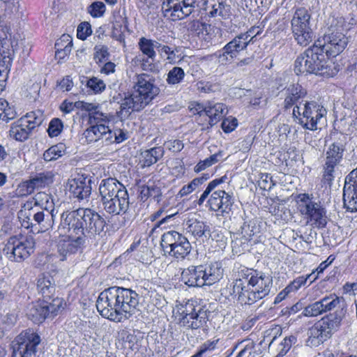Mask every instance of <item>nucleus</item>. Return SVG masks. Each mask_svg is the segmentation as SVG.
I'll return each mask as SVG.
<instances>
[{"instance_id": "nucleus-1", "label": "nucleus", "mask_w": 357, "mask_h": 357, "mask_svg": "<svg viewBox=\"0 0 357 357\" xmlns=\"http://www.w3.org/2000/svg\"><path fill=\"white\" fill-rule=\"evenodd\" d=\"M105 227V219L91 208H80L62 213L57 232L59 236H68L59 241L58 252L65 257L81 251L86 241L102 236Z\"/></svg>"}, {"instance_id": "nucleus-2", "label": "nucleus", "mask_w": 357, "mask_h": 357, "mask_svg": "<svg viewBox=\"0 0 357 357\" xmlns=\"http://www.w3.org/2000/svg\"><path fill=\"white\" fill-rule=\"evenodd\" d=\"M139 294L134 290L113 286L98 296L96 308L100 315L112 321H120L122 316L129 319L137 310Z\"/></svg>"}, {"instance_id": "nucleus-3", "label": "nucleus", "mask_w": 357, "mask_h": 357, "mask_svg": "<svg viewBox=\"0 0 357 357\" xmlns=\"http://www.w3.org/2000/svg\"><path fill=\"white\" fill-rule=\"evenodd\" d=\"M233 291L241 305H251L267 296L273 286L271 275L246 267L238 271Z\"/></svg>"}, {"instance_id": "nucleus-4", "label": "nucleus", "mask_w": 357, "mask_h": 357, "mask_svg": "<svg viewBox=\"0 0 357 357\" xmlns=\"http://www.w3.org/2000/svg\"><path fill=\"white\" fill-rule=\"evenodd\" d=\"M328 57L321 46L315 43L297 56L294 61V72L297 75L315 74L333 77L339 71V68Z\"/></svg>"}, {"instance_id": "nucleus-5", "label": "nucleus", "mask_w": 357, "mask_h": 357, "mask_svg": "<svg viewBox=\"0 0 357 357\" xmlns=\"http://www.w3.org/2000/svg\"><path fill=\"white\" fill-rule=\"evenodd\" d=\"M112 116L101 112L90 114V126L84 132L83 136L88 144L98 143L107 146L113 143H121L128 138V132L121 128H111L109 123Z\"/></svg>"}, {"instance_id": "nucleus-6", "label": "nucleus", "mask_w": 357, "mask_h": 357, "mask_svg": "<svg viewBox=\"0 0 357 357\" xmlns=\"http://www.w3.org/2000/svg\"><path fill=\"white\" fill-rule=\"evenodd\" d=\"M155 82V77L149 74L136 75L131 94L125 97L121 105V111L125 110L126 113H130L129 109L139 112L149 105L160 93V89Z\"/></svg>"}, {"instance_id": "nucleus-7", "label": "nucleus", "mask_w": 357, "mask_h": 357, "mask_svg": "<svg viewBox=\"0 0 357 357\" xmlns=\"http://www.w3.org/2000/svg\"><path fill=\"white\" fill-rule=\"evenodd\" d=\"M326 109L316 101H303L296 105L293 115L305 129L316 130L326 121Z\"/></svg>"}, {"instance_id": "nucleus-8", "label": "nucleus", "mask_w": 357, "mask_h": 357, "mask_svg": "<svg viewBox=\"0 0 357 357\" xmlns=\"http://www.w3.org/2000/svg\"><path fill=\"white\" fill-rule=\"evenodd\" d=\"M298 210L307 222L318 228L325 227L327 224L326 212L320 203L315 202L308 194H301L297 201Z\"/></svg>"}, {"instance_id": "nucleus-9", "label": "nucleus", "mask_w": 357, "mask_h": 357, "mask_svg": "<svg viewBox=\"0 0 357 357\" xmlns=\"http://www.w3.org/2000/svg\"><path fill=\"white\" fill-rule=\"evenodd\" d=\"M160 245L165 254L177 260L184 259L190 253L192 249L188 238L176 231L164 233Z\"/></svg>"}, {"instance_id": "nucleus-10", "label": "nucleus", "mask_w": 357, "mask_h": 357, "mask_svg": "<svg viewBox=\"0 0 357 357\" xmlns=\"http://www.w3.org/2000/svg\"><path fill=\"white\" fill-rule=\"evenodd\" d=\"M311 15L305 8H298L291 20L294 38L303 47L308 45L314 38V33L310 25Z\"/></svg>"}, {"instance_id": "nucleus-11", "label": "nucleus", "mask_w": 357, "mask_h": 357, "mask_svg": "<svg viewBox=\"0 0 357 357\" xmlns=\"http://www.w3.org/2000/svg\"><path fill=\"white\" fill-rule=\"evenodd\" d=\"M34 248L33 237L15 235L8 238L3 251L9 259L20 262L27 259L33 252Z\"/></svg>"}, {"instance_id": "nucleus-12", "label": "nucleus", "mask_w": 357, "mask_h": 357, "mask_svg": "<svg viewBox=\"0 0 357 357\" xmlns=\"http://www.w3.org/2000/svg\"><path fill=\"white\" fill-rule=\"evenodd\" d=\"M253 38L250 30L236 36L222 50L216 52L215 55L219 63L222 64L231 63L242 51L247 48Z\"/></svg>"}, {"instance_id": "nucleus-13", "label": "nucleus", "mask_w": 357, "mask_h": 357, "mask_svg": "<svg viewBox=\"0 0 357 357\" xmlns=\"http://www.w3.org/2000/svg\"><path fill=\"white\" fill-rule=\"evenodd\" d=\"M178 312L181 316L180 324L188 328H199L208 321L207 311L199 306H195L192 303L182 305Z\"/></svg>"}, {"instance_id": "nucleus-14", "label": "nucleus", "mask_w": 357, "mask_h": 357, "mask_svg": "<svg viewBox=\"0 0 357 357\" xmlns=\"http://www.w3.org/2000/svg\"><path fill=\"white\" fill-rule=\"evenodd\" d=\"M196 6L197 0H164L162 10L165 17L176 21L192 14Z\"/></svg>"}, {"instance_id": "nucleus-15", "label": "nucleus", "mask_w": 357, "mask_h": 357, "mask_svg": "<svg viewBox=\"0 0 357 357\" xmlns=\"http://www.w3.org/2000/svg\"><path fill=\"white\" fill-rule=\"evenodd\" d=\"M40 342V336L33 331L29 329L22 332L13 342V355L20 357H33Z\"/></svg>"}, {"instance_id": "nucleus-16", "label": "nucleus", "mask_w": 357, "mask_h": 357, "mask_svg": "<svg viewBox=\"0 0 357 357\" xmlns=\"http://www.w3.org/2000/svg\"><path fill=\"white\" fill-rule=\"evenodd\" d=\"M10 42L7 40L6 27L0 24V93L6 87L11 61Z\"/></svg>"}, {"instance_id": "nucleus-17", "label": "nucleus", "mask_w": 357, "mask_h": 357, "mask_svg": "<svg viewBox=\"0 0 357 357\" xmlns=\"http://www.w3.org/2000/svg\"><path fill=\"white\" fill-rule=\"evenodd\" d=\"M324 43H317L328 56L335 57L340 54L346 47L348 39L342 32H326L323 37Z\"/></svg>"}, {"instance_id": "nucleus-18", "label": "nucleus", "mask_w": 357, "mask_h": 357, "mask_svg": "<svg viewBox=\"0 0 357 357\" xmlns=\"http://www.w3.org/2000/svg\"><path fill=\"white\" fill-rule=\"evenodd\" d=\"M343 204L347 211H357V167L345 177L343 187Z\"/></svg>"}, {"instance_id": "nucleus-19", "label": "nucleus", "mask_w": 357, "mask_h": 357, "mask_svg": "<svg viewBox=\"0 0 357 357\" xmlns=\"http://www.w3.org/2000/svg\"><path fill=\"white\" fill-rule=\"evenodd\" d=\"M207 207L209 211L219 212L222 215L228 214L234 204L232 195L225 190H218L209 195Z\"/></svg>"}, {"instance_id": "nucleus-20", "label": "nucleus", "mask_w": 357, "mask_h": 357, "mask_svg": "<svg viewBox=\"0 0 357 357\" xmlns=\"http://www.w3.org/2000/svg\"><path fill=\"white\" fill-rule=\"evenodd\" d=\"M104 210L108 214L112 215H122L128 211L130 202L129 195L127 192H121L120 194L109 200L102 203Z\"/></svg>"}, {"instance_id": "nucleus-21", "label": "nucleus", "mask_w": 357, "mask_h": 357, "mask_svg": "<svg viewBox=\"0 0 357 357\" xmlns=\"http://www.w3.org/2000/svg\"><path fill=\"white\" fill-rule=\"evenodd\" d=\"M203 271L204 265L190 266L183 270L181 280L190 287H201L206 285Z\"/></svg>"}, {"instance_id": "nucleus-22", "label": "nucleus", "mask_w": 357, "mask_h": 357, "mask_svg": "<svg viewBox=\"0 0 357 357\" xmlns=\"http://www.w3.org/2000/svg\"><path fill=\"white\" fill-rule=\"evenodd\" d=\"M126 187L114 178H108L102 180L99 185V192L102 203L118 196L121 192H127Z\"/></svg>"}, {"instance_id": "nucleus-23", "label": "nucleus", "mask_w": 357, "mask_h": 357, "mask_svg": "<svg viewBox=\"0 0 357 357\" xmlns=\"http://www.w3.org/2000/svg\"><path fill=\"white\" fill-rule=\"evenodd\" d=\"M54 210L49 211L44 209L34 213L33 216V234H38L45 232L52 228L54 224Z\"/></svg>"}, {"instance_id": "nucleus-24", "label": "nucleus", "mask_w": 357, "mask_h": 357, "mask_svg": "<svg viewBox=\"0 0 357 357\" xmlns=\"http://www.w3.org/2000/svg\"><path fill=\"white\" fill-rule=\"evenodd\" d=\"M346 311L345 309L336 310L334 312L329 313L319 321L330 337L340 328L345 317Z\"/></svg>"}, {"instance_id": "nucleus-25", "label": "nucleus", "mask_w": 357, "mask_h": 357, "mask_svg": "<svg viewBox=\"0 0 357 357\" xmlns=\"http://www.w3.org/2000/svg\"><path fill=\"white\" fill-rule=\"evenodd\" d=\"M199 109H202L199 112V115H202L204 113L209 118V124L211 126L215 125L220 121L225 114V110L226 106L222 103H215L213 102L208 101L204 106L198 105Z\"/></svg>"}, {"instance_id": "nucleus-26", "label": "nucleus", "mask_w": 357, "mask_h": 357, "mask_svg": "<svg viewBox=\"0 0 357 357\" xmlns=\"http://www.w3.org/2000/svg\"><path fill=\"white\" fill-rule=\"evenodd\" d=\"M68 190L75 198L79 200L87 198L91 191L89 181H86L85 178H73L68 181Z\"/></svg>"}, {"instance_id": "nucleus-27", "label": "nucleus", "mask_w": 357, "mask_h": 357, "mask_svg": "<svg viewBox=\"0 0 357 357\" xmlns=\"http://www.w3.org/2000/svg\"><path fill=\"white\" fill-rule=\"evenodd\" d=\"M37 289L45 299H50L55 293V280L48 273L39 275L37 280Z\"/></svg>"}, {"instance_id": "nucleus-28", "label": "nucleus", "mask_w": 357, "mask_h": 357, "mask_svg": "<svg viewBox=\"0 0 357 357\" xmlns=\"http://www.w3.org/2000/svg\"><path fill=\"white\" fill-rule=\"evenodd\" d=\"M306 94L305 89L298 83L289 85L285 90L284 108L291 107L298 100L304 98Z\"/></svg>"}, {"instance_id": "nucleus-29", "label": "nucleus", "mask_w": 357, "mask_h": 357, "mask_svg": "<svg viewBox=\"0 0 357 357\" xmlns=\"http://www.w3.org/2000/svg\"><path fill=\"white\" fill-rule=\"evenodd\" d=\"M26 122V119L22 118L14 122L9 131L10 137L19 142L26 140L32 131Z\"/></svg>"}, {"instance_id": "nucleus-30", "label": "nucleus", "mask_w": 357, "mask_h": 357, "mask_svg": "<svg viewBox=\"0 0 357 357\" xmlns=\"http://www.w3.org/2000/svg\"><path fill=\"white\" fill-rule=\"evenodd\" d=\"M331 338L321 324L317 321L307 331V342L313 346H318Z\"/></svg>"}, {"instance_id": "nucleus-31", "label": "nucleus", "mask_w": 357, "mask_h": 357, "mask_svg": "<svg viewBox=\"0 0 357 357\" xmlns=\"http://www.w3.org/2000/svg\"><path fill=\"white\" fill-rule=\"evenodd\" d=\"M204 278L206 285H211L222 278L223 269L220 262L215 261L208 266H204Z\"/></svg>"}, {"instance_id": "nucleus-32", "label": "nucleus", "mask_w": 357, "mask_h": 357, "mask_svg": "<svg viewBox=\"0 0 357 357\" xmlns=\"http://www.w3.org/2000/svg\"><path fill=\"white\" fill-rule=\"evenodd\" d=\"M324 313L340 309H344V302L342 297L337 296L335 294L326 296L320 299Z\"/></svg>"}, {"instance_id": "nucleus-33", "label": "nucleus", "mask_w": 357, "mask_h": 357, "mask_svg": "<svg viewBox=\"0 0 357 357\" xmlns=\"http://www.w3.org/2000/svg\"><path fill=\"white\" fill-rule=\"evenodd\" d=\"M142 162L144 167H149L161 158L164 155V149L161 146L154 147L142 152Z\"/></svg>"}, {"instance_id": "nucleus-34", "label": "nucleus", "mask_w": 357, "mask_h": 357, "mask_svg": "<svg viewBox=\"0 0 357 357\" xmlns=\"http://www.w3.org/2000/svg\"><path fill=\"white\" fill-rule=\"evenodd\" d=\"M45 307L42 303L32 304L29 308L26 315L35 324H40L45 321L47 317Z\"/></svg>"}, {"instance_id": "nucleus-35", "label": "nucleus", "mask_w": 357, "mask_h": 357, "mask_svg": "<svg viewBox=\"0 0 357 357\" xmlns=\"http://www.w3.org/2000/svg\"><path fill=\"white\" fill-rule=\"evenodd\" d=\"M344 148L340 142H334L328 147L326 153L325 162L337 165L342 158Z\"/></svg>"}, {"instance_id": "nucleus-36", "label": "nucleus", "mask_w": 357, "mask_h": 357, "mask_svg": "<svg viewBox=\"0 0 357 357\" xmlns=\"http://www.w3.org/2000/svg\"><path fill=\"white\" fill-rule=\"evenodd\" d=\"M55 56L59 59H63L68 56L72 50V40L68 35H63L55 43Z\"/></svg>"}, {"instance_id": "nucleus-37", "label": "nucleus", "mask_w": 357, "mask_h": 357, "mask_svg": "<svg viewBox=\"0 0 357 357\" xmlns=\"http://www.w3.org/2000/svg\"><path fill=\"white\" fill-rule=\"evenodd\" d=\"M326 32H342L347 29V25L344 19L340 15H331L326 20Z\"/></svg>"}, {"instance_id": "nucleus-38", "label": "nucleus", "mask_w": 357, "mask_h": 357, "mask_svg": "<svg viewBox=\"0 0 357 357\" xmlns=\"http://www.w3.org/2000/svg\"><path fill=\"white\" fill-rule=\"evenodd\" d=\"M158 41L141 37L137 43V47L142 54L141 56H156L155 49L158 47Z\"/></svg>"}, {"instance_id": "nucleus-39", "label": "nucleus", "mask_w": 357, "mask_h": 357, "mask_svg": "<svg viewBox=\"0 0 357 357\" xmlns=\"http://www.w3.org/2000/svg\"><path fill=\"white\" fill-rule=\"evenodd\" d=\"M186 229L196 238L206 236V233L210 232L209 227L204 222L199 220L189 221Z\"/></svg>"}, {"instance_id": "nucleus-40", "label": "nucleus", "mask_w": 357, "mask_h": 357, "mask_svg": "<svg viewBox=\"0 0 357 357\" xmlns=\"http://www.w3.org/2000/svg\"><path fill=\"white\" fill-rule=\"evenodd\" d=\"M43 303L47 317H54L57 315L64 308L63 305H65L63 300L59 297L52 299L51 302L43 301Z\"/></svg>"}, {"instance_id": "nucleus-41", "label": "nucleus", "mask_w": 357, "mask_h": 357, "mask_svg": "<svg viewBox=\"0 0 357 357\" xmlns=\"http://www.w3.org/2000/svg\"><path fill=\"white\" fill-rule=\"evenodd\" d=\"M33 189L39 190L51 184L53 182V174L52 172H42L36 174L31 179Z\"/></svg>"}, {"instance_id": "nucleus-42", "label": "nucleus", "mask_w": 357, "mask_h": 357, "mask_svg": "<svg viewBox=\"0 0 357 357\" xmlns=\"http://www.w3.org/2000/svg\"><path fill=\"white\" fill-rule=\"evenodd\" d=\"M140 196L142 199L145 200L151 197L157 202H159V198L161 196V190L160 188L157 187L153 183H149L147 185L141 187Z\"/></svg>"}, {"instance_id": "nucleus-43", "label": "nucleus", "mask_w": 357, "mask_h": 357, "mask_svg": "<svg viewBox=\"0 0 357 357\" xmlns=\"http://www.w3.org/2000/svg\"><path fill=\"white\" fill-rule=\"evenodd\" d=\"M209 178L208 174H204L200 177H197L194 178L190 183L188 185H185L182 187V188L179 191V195L181 197L188 195L190 192L195 190L198 188L201 185H202L205 181H206Z\"/></svg>"}, {"instance_id": "nucleus-44", "label": "nucleus", "mask_w": 357, "mask_h": 357, "mask_svg": "<svg viewBox=\"0 0 357 357\" xmlns=\"http://www.w3.org/2000/svg\"><path fill=\"white\" fill-rule=\"evenodd\" d=\"M213 3L211 5V10L208 13V15L211 17L217 16L222 17L223 18L227 17L229 15V6L227 5L223 1H213Z\"/></svg>"}, {"instance_id": "nucleus-45", "label": "nucleus", "mask_w": 357, "mask_h": 357, "mask_svg": "<svg viewBox=\"0 0 357 357\" xmlns=\"http://www.w3.org/2000/svg\"><path fill=\"white\" fill-rule=\"evenodd\" d=\"M66 151L65 145L62 143L57 144L49 148L43 153V158L45 161L56 160L61 157Z\"/></svg>"}, {"instance_id": "nucleus-46", "label": "nucleus", "mask_w": 357, "mask_h": 357, "mask_svg": "<svg viewBox=\"0 0 357 357\" xmlns=\"http://www.w3.org/2000/svg\"><path fill=\"white\" fill-rule=\"evenodd\" d=\"M16 115L14 108L10 107L6 100L0 98V120L8 122L15 119Z\"/></svg>"}, {"instance_id": "nucleus-47", "label": "nucleus", "mask_w": 357, "mask_h": 357, "mask_svg": "<svg viewBox=\"0 0 357 357\" xmlns=\"http://www.w3.org/2000/svg\"><path fill=\"white\" fill-rule=\"evenodd\" d=\"M226 176H222L220 178H215L211 181L207 185L206 190L201 195L199 199L197 201V204L199 206L203 205L206 199L208 197L209 195L211 194L213 191H215V188L220 185L221 183L225 182Z\"/></svg>"}, {"instance_id": "nucleus-48", "label": "nucleus", "mask_w": 357, "mask_h": 357, "mask_svg": "<svg viewBox=\"0 0 357 357\" xmlns=\"http://www.w3.org/2000/svg\"><path fill=\"white\" fill-rule=\"evenodd\" d=\"M22 119H26V124L33 130L35 128L41 125L43 121V114L40 110H36L27 113Z\"/></svg>"}, {"instance_id": "nucleus-49", "label": "nucleus", "mask_w": 357, "mask_h": 357, "mask_svg": "<svg viewBox=\"0 0 357 357\" xmlns=\"http://www.w3.org/2000/svg\"><path fill=\"white\" fill-rule=\"evenodd\" d=\"M138 58L140 67L143 70L149 72L158 71V65L155 63L156 56L139 55Z\"/></svg>"}, {"instance_id": "nucleus-50", "label": "nucleus", "mask_w": 357, "mask_h": 357, "mask_svg": "<svg viewBox=\"0 0 357 357\" xmlns=\"http://www.w3.org/2000/svg\"><path fill=\"white\" fill-rule=\"evenodd\" d=\"M337 165H333L331 162H325L324 165V171L322 175L321 182L324 185L331 186L334 180L335 167Z\"/></svg>"}, {"instance_id": "nucleus-51", "label": "nucleus", "mask_w": 357, "mask_h": 357, "mask_svg": "<svg viewBox=\"0 0 357 357\" xmlns=\"http://www.w3.org/2000/svg\"><path fill=\"white\" fill-rule=\"evenodd\" d=\"M123 22V18L121 16H119V20L116 19L112 22V36L120 43H124L125 41L124 29L122 25Z\"/></svg>"}, {"instance_id": "nucleus-52", "label": "nucleus", "mask_w": 357, "mask_h": 357, "mask_svg": "<svg viewBox=\"0 0 357 357\" xmlns=\"http://www.w3.org/2000/svg\"><path fill=\"white\" fill-rule=\"evenodd\" d=\"M184 77L185 73L183 68L180 67H174L167 73L166 81L169 84L174 85L181 83Z\"/></svg>"}, {"instance_id": "nucleus-53", "label": "nucleus", "mask_w": 357, "mask_h": 357, "mask_svg": "<svg viewBox=\"0 0 357 357\" xmlns=\"http://www.w3.org/2000/svg\"><path fill=\"white\" fill-rule=\"evenodd\" d=\"M324 314L321 301H315L304 307L302 314L305 317H314Z\"/></svg>"}, {"instance_id": "nucleus-54", "label": "nucleus", "mask_w": 357, "mask_h": 357, "mask_svg": "<svg viewBox=\"0 0 357 357\" xmlns=\"http://www.w3.org/2000/svg\"><path fill=\"white\" fill-rule=\"evenodd\" d=\"M63 128V123L59 118L52 119L47 128V133L50 137H55L59 136L62 132Z\"/></svg>"}, {"instance_id": "nucleus-55", "label": "nucleus", "mask_w": 357, "mask_h": 357, "mask_svg": "<svg viewBox=\"0 0 357 357\" xmlns=\"http://www.w3.org/2000/svg\"><path fill=\"white\" fill-rule=\"evenodd\" d=\"M208 25L200 22L199 20H192L188 25V30L197 36L204 35V32H207Z\"/></svg>"}, {"instance_id": "nucleus-56", "label": "nucleus", "mask_w": 357, "mask_h": 357, "mask_svg": "<svg viewBox=\"0 0 357 357\" xmlns=\"http://www.w3.org/2000/svg\"><path fill=\"white\" fill-rule=\"evenodd\" d=\"M197 90L199 92L209 93L220 90V85L218 83L199 81L196 84Z\"/></svg>"}, {"instance_id": "nucleus-57", "label": "nucleus", "mask_w": 357, "mask_h": 357, "mask_svg": "<svg viewBox=\"0 0 357 357\" xmlns=\"http://www.w3.org/2000/svg\"><path fill=\"white\" fill-rule=\"evenodd\" d=\"M86 86L94 93L102 92L105 89L106 86L102 79L95 77L90 78L87 81Z\"/></svg>"}, {"instance_id": "nucleus-58", "label": "nucleus", "mask_w": 357, "mask_h": 357, "mask_svg": "<svg viewBox=\"0 0 357 357\" xmlns=\"http://www.w3.org/2000/svg\"><path fill=\"white\" fill-rule=\"evenodd\" d=\"M35 191L31 180L20 183L16 189V195L20 197L31 195Z\"/></svg>"}, {"instance_id": "nucleus-59", "label": "nucleus", "mask_w": 357, "mask_h": 357, "mask_svg": "<svg viewBox=\"0 0 357 357\" xmlns=\"http://www.w3.org/2000/svg\"><path fill=\"white\" fill-rule=\"evenodd\" d=\"M106 7L105 5L101 1L93 2L89 7V13L93 17H102L105 13Z\"/></svg>"}, {"instance_id": "nucleus-60", "label": "nucleus", "mask_w": 357, "mask_h": 357, "mask_svg": "<svg viewBox=\"0 0 357 357\" xmlns=\"http://www.w3.org/2000/svg\"><path fill=\"white\" fill-rule=\"evenodd\" d=\"M94 50V59L97 60L98 62H104L108 59L109 53L107 46L102 45H96Z\"/></svg>"}, {"instance_id": "nucleus-61", "label": "nucleus", "mask_w": 357, "mask_h": 357, "mask_svg": "<svg viewBox=\"0 0 357 357\" xmlns=\"http://www.w3.org/2000/svg\"><path fill=\"white\" fill-rule=\"evenodd\" d=\"M314 273H312L306 276H300L295 279L290 284L287 286V291H297L301 286L305 284L308 278L312 276Z\"/></svg>"}, {"instance_id": "nucleus-62", "label": "nucleus", "mask_w": 357, "mask_h": 357, "mask_svg": "<svg viewBox=\"0 0 357 357\" xmlns=\"http://www.w3.org/2000/svg\"><path fill=\"white\" fill-rule=\"evenodd\" d=\"M296 337L295 336L290 335L289 337H286L280 344L282 349L279 351V354L278 356H282L284 354H286L287 352L291 347L292 344L296 343Z\"/></svg>"}, {"instance_id": "nucleus-63", "label": "nucleus", "mask_w": 357, "mask_h": 357, "mask_svg": "<svg viewBox=\"0 0 357 357\" xmlns=\"http://www.w3.org/2000/svg\"><path fill=\"white\" fill-rule=\"evenodd\" d=\"M92 31L89 22H82L77 27V37L79 39L85 40L87 36L91 35Z\"/></svg>"}, {"instance_id": "nucleus-64", "label": "nucleus", "mask_w": 357, "mask_h": 357, "mask_svg": "<svg viewBox=\"0 0 357 357\" xmlns=\"http://www.w3.org/2000/svg\"><path fill=\"white\" fill-rule=\"evenodd\" d=\"M218 342H219V339L206 341L200 347V349L197 352V354L199 356V357H202L203 354L204 353H206V351H213L214 349H215Z\"/></svg>"}]
</instances>
